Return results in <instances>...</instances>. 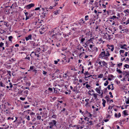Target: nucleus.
<instances>
[{
	"mask_svg": "<svg viewBox=\"0 0 129 129\" xmlns=\"http://www.w3.org/2000/svg\"><path fill=\"white\" fill-rule=\"evenodd\" d=\"M33 70V72H35L36 73L37 72L36 70L35 69V67L34 66H32L30 67L29 70H28V71H31Z\"/></svg>",
	"mask_w": 129,
	"mask_h": 129,
	"instance_id": "nucleus-6",
	"label": "nucleus"
},
{
	"mask_svg": "<svg viewBox=\"0 0 129 129\" xmlns=\"http://www.w3.org/2000/svg\"><path fill=\"white\" fill-rule=\"evenodd\" d=\"M28 113H29V114L30 115H31V117H33L34 116L35 114V113H34L33 112H31L29 113V112H28Z\"/></svg>",
	"mask_w": 129,
	"mask_h": 129,
	"instance_id": "nucleus-20",
	"label": "nucleus"
},
{
	"mask_svg": "<svg viewBox=\"0 0 129 129\" xmlns=\"http://www.w3.org/2000/svg\"><path fill=\"white\" fill-rule=\"evenodd\" d=\"M103 74H100L98 76V78H102L103 77Z\"/></svg>",
	"mask_w": 129,
	"mask_h": 129,
	"instance_id": "nucleus-37",
	"label": "nucleus"
},
{
	"mask_svg": "<svg viewBox=\"0 0 129 129\" xmlns=\"http://www.w3.org/2000/svg\"><path fill=\"white\" fill-rule=\"evenodd\" d=\"M26 85L27 86H29L30 85V83L29 82H26Z\"/></svg>",
	"mask_w": 129,
	"mask_h": 129,
	"instance_id": "nucleus-40",
	"label": "nucleus"
},
{
	"mask_svg": "<svg viewBox=\"0 0 129 129\" xmlns=\"http://www.w3.org/2000/svg\"><path fill=\"white\" fill-rule=\"evenodd\" d=\"M85 40V39L84 38H82L81 39L80 43L83 42Z\"/></svg>",
	"mask_w": 129,
	"mask_h": 129,
	"instance_id": "nucleus-34",
	"label": "nucleus"
},
{
	"mask_svg": "<svg viewBox=\"0 0 129 129\" xmlns=\"http://www.w3.org/2000/svg\"><path fill=\"white\" fill-rule=\"evenodd\" d=\"M115 18H116L118 19V18L115 16H113L112 17H110L109 18L110 19H113V20H114V19Z\"/></svg>",
	"mask_w": 129,
	"mask_h": 129,
	"instance_id": "nucleus-17",
	"label": "nucleus"
},
{
	"mask_svg": "<svg viewBox=\"0 0 129 129\" xmlns=\"http://www.w3.org/2000/svg\"><path fill=\"white\" fill-rule=\"evenodd\" d=\"M122 64V63H120L119 64H117V66L119 67L120 68V67L121 66Z\"/></svg>",
	"mask_w": 129,
	"mask_h": 129,
	"instance_id": "nucleus-38",
	"label": "nucleus"
},
{
	"mask_svg": "<svg viewBox=\"0 0 129 129\" xmlns=\"http://www.w3.org/2000/svg\"><path fill=\"white\" fill-rule=\"evenodd\" d=\"M57 122L56 120H53L50 122H49V124L50 125L53 126H54L56 127H57Z\"/></svg>",
	"mask_w": 129,
	"mask_h": 129,
	"instance_id": "nucleus-2",
	"label": "nucleus"
},
{
	"mask_svg": "<svg viewBox=\"0 0 129 129\" xmlns=\"http://www.w3.org/2000/svg\"><path fill=\"white\" fill-rule=\"evenodd\" d=\"M59 129H65L64 127H62L60 126V127L59 128Z\"/></svg>",
	"mask_w": 129,
	"mask_h": 129,
	"instance_id": "nucleus-57",
	"label": "nucleus"
},
{
	"mask_svg": "<svg viewBox=\"0 0 129 129\" xmlns=\"http://www.w3.org/2000/svg\"><path fill=\"white\" fill-rule=\"evenodd\" d=\"M24 93L25 94H28V91L27 90H25Z\"/></svg>",
	"mask_w": 129,
	"mask_h": 129,
	"instance_id": "nucleus-53",
	"label": "nucleus"
},
{
	"mask_svg": "<svg viewBox=\"0 0 129 129\" xmlns=\"http://www.w3.org/2000/svg\"><path fill=\"white\" fill-rule=\"evenodd\" d=\"M38 44H37L35 43H34L33 44V46H37Z\"/></svg>",
	"mask_w": 129,
	"mask_h": 129,
	"instance_id": "nucleus-58",
	"label": "nucleus"
},
{
	"mask_svg": "<svg viewBox=\"0 0 129 129\" xmlns=\"http://www.w3.org/2000/svg\"><path fill=\"white\" fill-rule=\"evenodd\" d=\"M123 75H124L125 77H126V76L129 75V72L127 71H125L123 72Z\"/></svg>",
	"mask_w": 129,
	"mask_h": 129,
	"instance_id": "nucleus-11",
	"label": "nucleus"
},
{
	"mask_svg": "<svg viewBox=\"0 0 129 129\" xmlns=\"http://www.w3.org/2000/svg\"><path fill=\"white\" fill-rule=\"evenodd\" d=\"M85 20L86 21L87 20H88L89 19L88 18V15H86L85 16Z\"/></svg>",
	"mask_w": 129,
	"mask_h": 129,
	"instance_id": "nucleus-31",
	"label": "nucleus"
},
{
	"mask_svg": "<svg viewBox=\"0 0 129 129\" xmlns=\"http://www.w3.org/2000/svg\"><path fill=\"white\" fill-rule=\"evenodd\" d=\"M105 51L102 52L99 55L100 58H103V57H104L105 56Z\"/></svg>",
	"mask_w": 129,
	"mask_h": 129,
	"instance_id": "nucleus-4",
	"label": "nucleus"
},
{
	"mask_svg": "<svg viewBox=\"0 0 129 129\" xmlns=\"http://www.w3.org/2000/svg\"><path fill=\"white\" fill-rule=\"evenodd\" d=\"M86 87L88 89H90V87H91V86L88 84H86Z\"/></svg>",
	"mask_w": 129,
	"mask_h": 129,
	"instance_id": "nucleus-30",
	"label": "nucleus"
},
{
	"mask_svg": "<svg viewBox=\"0 0 129 129\" xmlns=\"http://www.w3.org/2000/svg\"><path fill=\"white\" fill-rule=\"evenodd\" d=\"M28 55H27V56L24 59H28L29 61H30V58L29 57H28Z\"/></svg>",
	"mask_w": 129,
	"mask_h": 129,
	"instance_id": "nucleus-32",
	"label": "nucleus"
},
{
	"mask_svg": "<svg viewBox=\"0 0 129 129\" xmlns=\"http://www.w3.org/2000/svg\"><path fill=\"white\" fill-rule=\"evenodd\" d=\"M108 83H109V82H108V80H107L106 81V82L105 83H104V86H106L108 85Z\"/></svg>",
	"mask_w": 129,
	"mask_h": 129,
	"instance_id": "nucleus-28",
	"label": "nucleus"
},
{
	"mask_svg": "<svg viewBox=\"0 0 129 129\" xmlns=\"http://www.w3.org/2000/svg\"><path fill=\"white\" fill-rule=\"evenodd\" d=\"M41 116H38L37 117V118L38 120H40L41 119Z\"/></svg>",
	"mask_w": 129,
	"mask_h": 129,
	"instance_id": "nucleus-45",
	"label": "nucleus"
},
{
	"mask_svg": "<svg viewBox=\"0 0 129 129\" xmlns=\"http://www.w3.org/2000/svg\"><path fill=\"white\" fill-rule=\"evenodd\" d=\"M106 34L107 35H108V38L107 37V36H106V35L105 34L104 35V36H103V38H105V39H106L107 40L108 39V40H110L111 39V38H110V37L111 35H108L107 33H106Z\"/></svg>",
	"mask_w": 129,
	"mask_h": 129,
	"instance_id": "nucleus-9",
	"label": "nucleus"
},
{
	"mask_svg": "<svg viewBox=\"0 0 129 129\" xmlns=\"http://www.w3.org/2000/svg\"><path fill=\"white\" fill-rule=\"evenodd\" d=\"M52 117L54 118H56V115L55 114L53 115L52 116Z\"/></svg>",
	"mask_w": 129,
	"mask_h": 129,
	"instance_id": "nucleus-51",
	"label": "nucleus"
},
{
	"mask_svg": "<svg viewBox=\"0 0 129 129\" xmlns=\"http://www.w3.org/2000/svg\"><path fill=\"white\" fill-rule=\"evenodd\" d=\"M43 74L44 75H46L47 73V72L46 71H43Z\"/></svg>",
	"mask_w": 129,
	"mask_h": 129,
	"instance_id": "nucleus-63",
	"label": "nucleus"
},
{
	"mask_svg": "<svg viewBox=\"0 0 129 129\" xmlns=\"http://www.w3.org/2000/svg\"><path fill=\"white\" fill-rule=\"evenodd\" d=\"M88 93L89 94L91 95H93L95 99H98L97 98V95H99L98 94L95 93H93L92 94H91L90 93Z\"/></svg>",
	"mask_w": 129,
	"mask_h": 129,
	"instance_id": "nucleus-8",
	"label": "nucleus"
},
{
	"mask_svg": "<svg viewBox=\"0 0 129 129\" xmlns=\"http://www.w3.org/2000/svg\"><path fill=\"white\" fill-rule=\"evenodd\" d=\"M84 119L85 120H87L88 121H89V118H87V117H85L84 118Z\"/></svg>",
	"mask_w": 129,
	"mask_h": 129,
	"instance_id": "nucleus-61",
	"label": "nucleus"
},
{
	"mask_svg": "<svg viewBox=\"0 0 129 129\" xmlns=\"http://www.w3.org/2000/svg\"><path fill=\"white\" fill-rule=\"evenodd\" d=\"M25 15L26 16V18H25V20H26L27 19H29V17H28V15H29V13H28L27 12H26L25 13Z\"/></svg>",
	"mask_w": 129,
	"mask_h": 129,
	"instance_id": "nucleus-15",
	"label": "nucleus"
},
{
	"mask_svg": "<svg viewBox=\"0 0 129 129\" xmlns=\"http://www.w3.org/2000/svg\"><path fill=\"white\" fill-rule=\"evenodd\" d=\"M43 11L44 12H45V13H44V14H46V12H48V8H42Z\"/></svg>",
	"mask_w": 129,
	"mask_h": 129,
	"instance_id": "nucleus-14",
	"label": "nucleus"
},
{
	"mask_svg": "<svg viewBox=\"0 0 129 129\" xmlns=\"http://www.w3.org/2000/svg\"><path fill=\"white\" fill-rule=\"evenodd\" d=\"M66 110V109L65 108H64L62 110H61L60 112V113H63L64 112V111H65Z\"/></svg>",
	"mask_w": 129,
	"mask_h": 129,
	"instance_id": "nucleus-52",
	"label": "nucleus"
},
{
	"mask_svg": "<svg viewBox=\"0 0 129 129\" xmlns=\"http://www.w3.org/2000/svg\"><path fill=\"white\" fill-rule=\"evenodd\" d=\"M32 36L31 35H28L27 37H26L25 38L26 40V41H27L29 40H31Z\"/></svg>",
	"mask_w": 129,
	"mask_h": 129,
	"instance_id": "nucleus-10",
	"label": "nucleus"
},
{
	"mask_svg": "<svg viewBox=\"0 0 129 129\" xmlns=\"http://www.w3.org/2000/svg\"><path fill=\"white\" fill-rule=\"evenodd\" d=\"M25 98H22V97H21L20 98V99L22 101H24V100H25Z\"/></svg>",
	"mask_w": 129,
	"mask_h": 129,
	"instance_id": "nucleus-62",
	"label": "nucleus"
},
{
	"mask_svg": "<svg viewBox=\"0 0 129 129\" xmlns=\"http://www.w3.org/2000/svg\"><path fill=\"white\" fill-rule=\"evenodd\" d=\"M85 51L86 52H87L88 51H89V52H91V50H90L88 47L87 48H86V49H85Z\"/></svg>",
	"mask_w": 129,
	"mask_h": 129,
	"instance_id": "nucleus-35",
	"label": "nucleus"
},
{
	"mask_svg": "<svg viewBox=\"0 0 129 129\" xmlns=\"http://www.w3.org/2000/svg\"><path fill=\"white\" fill-rule=\"evenodd\" d=\"M8 73L9 74V75L11 76V72L10 71H7Z\"/></svg>",
	"mask_w": 129,
	"mask_h": 129,
	"instance_id": "nucleus-46",
	"label": "nucleus"
},
{
	"mask_svg": "<svg viewBox=\"0 0 129 129\" xmlns=\"http://www.w3.org/2000/svg\"><path fill=\"white\" fill-rule=\"evenodd\" d=\"M7 23H8L7 22ZM4 25H5L6 26V27H8L9 26V25H8L7 24V22H4Z\"/></svg>",
	"mask_w": 129,
	"mask_h": 129,
	"instance_id": "nucleus-49",
	"label": "nucleus"
},
{
	"mask_svg": "<svg viewBox=\"0 0 129 129\" xmlns=\"http://www.w3.org/2000/svg\"><path fill=\"white\" fill-rule=\"evenodd\" d=\"M126 111H127L125 110L123 111L122 112L123 114L125 116H127L128 115V114H127V112H126Z\"/></svg>",
	"mask_w": 129,
	"mask_h": 129,
	"instance_id": "nucleus-22",
	"label": "nucleus"
},
{
	"mask_svg": "<svg viewBox=\"0 0 129 129\" xmlns=\"http://www.w3.org/2000/svg\"><path fill=\"white\" fill-rule=\"evenodd\" d=\"M4 45V43H3V42H1L0 43V48L2 47V46Z\"/></svg>",
	"mask_w": 129,
	"mask_h": 129,
	"instance_id": "nucleus-44",
	"label": "nucleus"
},
{
	"mask_svg": "<svg viewBox=\"0 0 129 129\" xmlns=\"http://www.w3.org/2000/svg\"><path fill=\"white\" fill-rule=\"evenodd\" d=\"M104 98L107 101V102H108L110 100V98H109V97L108 95H106L105 97Z\"/></svg>",
	"mask_w": 129,
	"mask_h": 129,
	"instance_id": "nucleus-18",
	"label": "nucleus"
},
{
	"mask_svg": "<svg viewBox=\"0 0 129 129\" xmlns=\"http://www.w3.org/2000/svg\"><path fill=\"white\" fill-rule=\"evenodd\" d=\"M127 45L126 44H123V45H121L120 46V48L121 49H124L125 50H127V48H126Z\"/></svg>",
	"mask_w": 129,
	"mask_h": 129,
	"instance_id": "nucleus-7",
	"label": "nucleus"
},
{
	"mask_svg": "<svg viewBox=\"0 0 129 129\" xmlns=\"http://www.w3.org/2000/svg\"><path fill=\"white\" fill-rule=\"evenodd\" d=\"M102 63L103 66H105L107 64V63L104 61H102Z\"/></svg>",
	"mask_w": 129,
	"mask_h": 129,
	"instance_id": "nucleus-27",
	"label": "nucleus"
},
{
	"mask_svg": "<svg viewBox=\"0 0 129 129\" xmlns=\"http://www.w3.org/2000/svg\"><path fill=\"white\" fill-rule=\"evenodd\" d=\"M2 106L3 108L6 109V106L5 104H2Z\"/></svg>",
	"mask_w": 129,
	"mask_h": 129,
	"instance_id": "nucleus-42",
	"label": "nucleus"
},
{
	"mask_svg": "<svg viewBox=\"0 0 129 129\" xmlns=\"http://www.w3.org/2000/svg\"><path fill=\"white\" fill-rule=\"evenodd\" d=\"M6 113L7 116H11V114H12V113H11V111L6 112Z\"/></svg>",
	"mask_w": 129,
	"mask_h": 129,
	"instance_id": "nucleus-16",
	"label": "nucleus"
},
{
	"mask_svg": "<svg viewBox=\"0 0 129 129\" xmlns=\"http://www.w3.org/2000/svg\"><path fill=\"white\" fill-rule=\"evenodd\" d=\"M58 4V3L57 2H55V4L53 6V7H55Z\"/></svg>",
	"mask_w": 129,
	"mask_h": 129,
	"instance_id": "nucleus-55",
	"label": "nucleus"
},
{
	"mask_svg": "<svg viewBox=\"0 0 129 129\" xmlns=\"http://www.w3.org/2000/svg\"><path fill=\"white\" fill-rule=\"evenodd\" d=\"M106 51L107 52V53H105V57H108L110 55V54L109 53V52L108 51Z\"/></svg>",
	"mask_w": 129,
	"mask_h": 129,
	"instance_id": "nucleus-24",
	"label": "nucleus"
},
{
	"mask_svg": "<svg viewBox=\"0 0 129 129\" xmlns=\"http://www.w3.org/2000/svg\"><path fill=\"white\" fill-rule=\"evenodd\" d=\"M107 88H105L104 89V93H105L106 92H107Z\"/></svg>",
	"mask_w": 129,
	"mask_h": 129,
	"instance_id": "nucleus-50",
	"label": "nucleus"
},
{
	"mask_svg": "<svg viewBox=\"0 0 129 129\" xmlns=\"http://www.w3.org/2000/svg\"><path fill=\"white\" fill-rule=\"evenodd\" d=\"M128 100L127 101L126 100V104H129V99H127Z\"/></svg>",
	"mask_w": 129,
	"mask_h": 129,
	"instance_id": "nucleus-64",
	"label": "nucleus"
},
{
	"mask_svg": "<svg viewBox=\"0 0 129 129\" xmlns=\"http://www.w3.org/2000/svg\"><path fill=\"white\" fill-rule=\"evenodd\" d=\"M125 51L123 50H120L119 52L120 54L121 53H123Z\"/></svg>",
	"mask_w": 129,
	"mask_h": 129,
	"instance_id": "nucleus-47",
	"label": "nucleus"
},
{
	"mask_svg": "<svg viewBox=\"0 0 129 129\" xmlns=\"http://www.w3.org/2000/svg\"><path fill=\"white\" fill-rule=\"evenodd\" d=\"M40 48H38L36 49L35 50V53H36V54H40Z\"/></svg>",
	"mask_w": 129,
	"mask_h": 129,
	"instance_id": "nucleus-12",
	"label": "nucleus"
},
{
	"mask_svg": "<svg viewBox=\"0 0 129 129\" xmlns=\"http://www.w3.org/2000/svg\"><path fill=\"white\" fill-rule=\"evenodd\" d=\"M95 90L99 94H101V92L100 90L99 89V88H96L95 89Z\"/></svg>",
	"mask_w": 129,
	"mask_h": 129,
	"instance_id": "nucleus-23",
	"label": "nucleus"
},
{
	"mask_svg": "<svg viewBox=\"0 0 129 129\" xmlns=\"http://www.w3.org/2000/svg\"><path fill=\"white\" fill-rule=\"evenodd\" d=\"M84 75H85V76H86V75H89L90 74V73H88L87 71L85 73H84Z\"/></svg>",
	"mask_w": 129,
	"mask_h": 129,
	"instance_id": "nucleus-33",
	"label": "nucleus"
},
{
	"mask_svg": "<svg viewBox=\"0 0 129 129\" xmlns=\"http://www.w3.org/2000/svg\"><path fill=\"white\" fill-rule=\"evenodd\" d=\"M13 38V37L12 36H9L8 37V39L9 41L10 42H12V39Z\"/></svg>",
	"mask_w": 129,
	"mask_h": 129,
	"instance_id": "nucleus-25",
	"label": "nucleus"
},
{
	"mask_svg": "<svg viewBox=\"0 0 129 129\" xmlns=\"http://www.w3.org/2000/svg\"><path fill=\"white\" fill-rule=\"evenodd\" d=\"M84 67L83 66H82V71L81 72V73L82 74H83L84 73V69H83Z\"/></svg>",
	"mask_w": 129,
	"mask_h": 129,
	"instance_id": "nucleus-54",
	"label": "nucleus"
},
{
	"mask_svg": "<svg viewBox=\"0 0 129 129\" xmlns=\"http://www.w3.org/2000/svg\"><path fill=\"white\" fill-rule=\"evenodd\" d=\"M26 119L28 120H30V116H26Z\"/></svg>",
	"mask_w": 129,
	"mask_h": 129,
	"instance_id": "nucleus-48",
	"label": "nucleus"
},
{
	"mask_svg": "<svg viewBox=\"0 0 129 129\" xmlns=\"http://www.w3.org/2000/svg\"><path fill=\"white\" fill-rule=\"evenodd\" d=\"M109 77H111L112 78H114V76L111 74H110L109 75Z\"/></svg>",
	"mask_w": 129,
	"mask_h": 129,
	"instance_id": "nucleus-59",
	"label": "nucleus"
},
{
	"mask_svg": "<svg viewBox=\"0 0 129 129\" xmlns=\"http://www.w3.org/2000/svg\"><path fill=\"white\" fill-rule=\"evenodd\" d=\"M88 122H87L86 123V124H88V125H91L93 124L92 122L91 121H89Z\"/></svg>",
	"mask_w": 129,
	"mask_h": 129,
	"instance_id": "nucleus-26",
	"label": "nucleus"
},
{
	"mask_svg": "<svg viewBox=\"0 0 129 129\" xmlns=\"http://www.w3.org/2000/svg\"><path fill=\"white\" fill-rule=\"evenodd\" d=\"M108 48L109 49H111V51H113L114 49V45H111L109 47H108Z\"/></svg>",
	"mask_w": 129,
	"mask_h": 129,
	"instance_id": "nucleus-13",
	"label": "nucleus"
},
{
	"mask_svg": "<svg viewBox=\"0 0 129 129\" xmlns=\"http://www.w3.org/2000/svg\"><path fill=\"white\" fill-rule=\"evenodd\" d=\"M0 86L4 87L5 88V85L1 81L0 82Z\"/></svg>",
	"mask_w": 129,
	"mask_h": 129,
	"instance_id": "nucleus-21",
	"label": "nucleus"
},
{
	"mask_svg": "<svg viewBox=\"0 0 129 129\" xmlns=\"http://www.w3.org/2000/svg\"><path fill=\"white\" fill-rule=\"evenodd\" d=\"M102 101L103 102L102 104L103 106L104 107H105V103H106V101L105 100L103 99H102Z\"/></svg>",
	"mask_w": 129,
	"mask_h": 129,
	"instance_id": "nucleus-19",
	"label": "nucleus"
},
{
	"mask_svg": "<svg viewBox=\"0 0 129 129\" xmlns=\"http://www.w3.org/2000/svg\"><path fill=\"white\" fill-rule=\"evenodd\" d=\"M124 67L128 69L129 68V65L128 64H126L124 65Z\"/></svg>",
	"mask_w": 129,
	"mask_h": 129,
	"instance_id": "nucleus-36",
	"label": "nucleus"
},
{
	"mask_svg": "<svg viewBox=\"0 0 129 129\" xmlns=\"http://www.w3.org/2000/svg\"><path fill=\"white\" fill-rule=\"evenodd\" d=\"M35 6V4L31 3L26 5V8L27 9H29Z\"/></svg>",
	"mask_w": 129,
	"mask_h": 129,
	"instance_id": "nucleus-3",
	"label": "nucleus"
},
{
	"mask_svg": "<svg viewBox=\"0 0 129 129\" xmlns=\"http://www.w3.org/2000/svg\"><path fill=\"white\" fill-rule=\"evenodd\" d=\"M57 88H54V92L55 93H57L58 91L57 90Z\"/></svg>",
	"mask_w": 129,
	"mask_h": 129,
	"instance_id": "nucleus-41",
	"label": "nucleus"
},
{
	"mask_svg": "<svg viewBox=\"0 0 129 129\" xmlns=\"http://www.w3.org/2000/svg\"><path fill=\"white\" fill-rule=\"evenodd\" d=\"M7 41H6L5 42V44L6 47H8L9 43Z\"/></svg>",
	"mask_w": 129,
	"mask_h": 129,
	"instance_id": "nucleus-39",
	"label": "nucleus"
},
{
	"mask_svg": "<svg viewBox=\"0 0 129 129\" xmlns=\"http://www.w3.org/2000/svg\"><path fill=\"white\" fill-rule=\"evenodd\" d=\"M53 35L52 36V37L53 39L58 40L59 39V36H60L62 34L61 33H59L58 31L56 33L55 30H53Z\"/></svg>",
	"mask_w": 129,
	"mask_h": 129,
	"instance_id": "nucleus-1",
	"label": "nucleus"
},
{
	"mask_svg": "<svg viewBox=\"0 0 129 129\" xmlns=\"http://www.w3.org/2000/svg\"><path fill=\"white\" fill-rule=\"evenodd\" d=\"M102 62V61H100L99 62V64L100 65L101 67L102 66V65L101 64Z\"/></svg>",
	"mask_w": 129,
	"mask_h": 129,
	"instance_id": "nucleus-56",
	"label": "nucleus"
},
{
	"mask_svg": "<svg viewBox=\"0 0 129 129\" xmlns=\"http://www.w3.org/2000/svg\"><path fill=\"white\" fill-rule=\"evenodd\" d=\"M117 71L119 73L121 74L122 73V72L121 71L120 69H118V68H117Z\"/></svg>",
	"mask_w": 129,
	"mask_h": 129,
	"instance_id": "nucleus-29",
	"label": "nucleus"
},
{
	"mask_svg": "<svg viewBox=\"0 0 129 129\" xmlns=\"http://www.w3.org/2000/svg\"><path fill=\"white\" fill-rule=\"evenodd\" d=\"M10 111H11V109L10 108H8L7 109H6V110L4 111L5 112Z\"/></svg>",
	"mask_w": 129,
	"mask_h": 129,
	"instance_id": "nucleus-43",
	"label": "nucleus"
},
{
	"mask_svg": "<svg viewBox=\"0 0 129 129\" xmlns=\"http://www.w3.org/2000/svg\"><path fill=\"white\" fill-rule=\"evenodd\" d=\"M34 12L33 11H32L30 12L29 14L28 17L29 19L31 18H32L34 17Z\"/></svg>",
	"mask_w": 129,
	"mask_h": 129,
	"instance_id": "nucleus-5",
	"label": "nucleus"
},
{
	"mask_svg": "<svg viewBox=\"0 0 129 129\" xmlns=\"http://www.w3.org/2000/svg\"><path fill=\"white\" fill-rule=\"evenodd\" d=\"M126 24H129V18L127 19V21H126Z\"/></svg>",
	"mask_w": 129,
	"mask_h": 129,
	"instance_id": "nucleus-60",
	"label": "nucleus"
}]
</instances>
